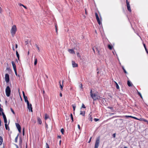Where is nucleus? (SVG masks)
Instances as JSON below:
<instances>
[{"mask_svg": "<svg viewBox=\"0 0 148 148\" xmlns=\"http://www.w3.org/2000/svg\"><path fill=\"white\" fill-rule=\"evenodd\" d=\"M36 48H37V49H38V52H40V49H39V47L38 46V45H37V44H36Z\"/></svg>", "mask_w": 148, "mask_h": 148, "instance_id": "35", "label": "nucleus"}, {"mask_svg": "<svg viewBox=\"0 0 148 148\" xmlns=\"http://www.w3.org/2000/svg\"><path fill=\"white\" fill-rule=\"evenodd\" d=\"M45 127L47 129L48 128V125L46 123V122H45Z\"/></svg>", "mask_w": 148, "mask_h": 148, "instance_id": "45", "label": "nucleus"}, {"mask_svg": "<svg viewBox=\"0 0 148 148\" xmlns=\"http://www.w3.org/2000/svg\"><path fill=\"white\" fill-rule=\"evenodd\" d=\"M78 128L79 130H80L81 129L80 126L78 124L77 125Z\"/></svg>", "mask_w": 148, "mask_h": 148, "instance_id": "47", "label": "nucleus"}, {"mask_svg": "<svg viewBox=\"0 0 148 148\" xmlns=\"http://www.w3.org/2000/svg\"><path fill=\"white\" fill-rule=\"evenodd\" d=\"M19 5L20 6H23L24 5H23V4H21V3H19Z\"/></svg>", "mask_w": 148, "mask_h": 148, "instance_id": "52", "label": "nucleus"}, {"mask_svg": "<svg viewBox=\"0 0 148 148\" xmlns=\"http://www.w3.org/2000/svg\"><path fill=\"white\" fill-rule=\"evenodd\" d=\"M143 118H140L139 119H138V120H139L140 121H143Z\"/></svg>", "mask_w": 148, "mask_h": 148, "instance_id": "51", "label": "nucleus"}, {"mask_svg": "<svg viewBox=\"0 0 148 148\" xmlns=\"http://www.w3.org/2000/svg\"><path fill=\"white\" fill-rule=\"evenodd\" d=\"M12 64L14 69V70H16V65L14 61L12 62Z\"/></svg>", "mask_w": 148, "mask_h": 148, "instance_id": "12", "label": "nucleus"}, {"mask_svg": "<svg viewBox=\"0 0 148 148\" xmlns=\"http://www.w3.org/2000/svg\"><path fill=\"white\" fill-rule=\"evenodd\" d=\"M11 92L9 86H7L5 89V93L6 96L8 97L10 96Z\"/></svg>", "mask_w": 148, "mask_h": 148, "instance_id": "3", "label": "nucleus"}, {"mask_svg": "<svg viewBox=\"0 0 148 148\" xmlns=\"http://www.w3.org/2000/svg\"><path fill=\"white\" fill-rule=\"evenodd\" d=\"M122 69L123 71V72L125 73L126 74L127 73V71H126L125 69H124V67L123 66L122 67Z\"/></svg>", "mask_w": 148, "mask_h": 148, "instance_id": "28", "label": "nucleus"}, {"mask_svg": "<svg viewBox=\"0 0 148 148\" xmlns=\"http://www.w3.org/2000/svg\"><path fill=\"white\" fill-rule=\"evenodd\" d=\"M70 116H71V119L72 120V122H73V115L72 113L71 114H70Z\"/></svg>", "mask_w": 148, "mask_h": 148, "instance_id": "26", "label": "nucleus"}, {"mask_svg": "<svg viewBox=\"0 0 148 148\" xmlns=\"http://www.w3.org/2000/svg\"><path fill=\"white\" fill-rule=\"evenodd\" d=\"M16 126L17 128V129L18 130V131H19V133H20L21 132V127L20 125L18 123H16Z\"/></svg>", "mask_w": 148, "mask_h": 148, "instance_id": "8", "label": "nucleus"}, {"mask_svg": "<svg viewBox=\"0 0 148 148\" xmlns=\"http://www.w3.org/2000/svg\"><path fill=\"white\" fill-rule=\"evenodd\" d=\"M48 118H49V116L47 114H45V116L44 118L45 120H46Z\"/></svg>", "mask_w": 148, "mask_h": 148, "instance_id": "18", "label": "nucleus"}, {"mask_svg": "<svg viewBox=\"0 0 148 148\" xmlns=\"http://www.w3.org/2000/svg\"><path fill=\"white\" fill-rule=\"evenodd\" d=\"M16 54L18 59V60H19V55L18 52L17 51H16Z\"/></svg>", "mask_w": 148, "mask_h": 148, "instance_id": "22", "label": "nucleus"}, {"mask_svg": "<svg viewBox=\"0 0 148 148\" xmlns=\"http://www.w3.org/2000/svg\"><path fill=\"white\" fill-rule=\"evenodd\" d=\"M14 71L15 72V74L16 75V76H18V77H20V75H17V71H16V70H14Z\"/></svg>", "mask_w": 148, "mask_h": 148, "instance_id": "29", "label": "nucleus"}, {"mask_svg": "<svg viewBox=\"0 0 148 148\" xmlns=\"http://www.w3.org/2000/svg\"><path fill=\"white\" fill-rule=\"evenodd\" d=\"M108 47L110 50H111L112 49L113 46L111 45H108Z\"/></svg>", "mask_w": 148, "mask_h": 148, "instance_id": "23", "label": "nucleus"}, {"mask_svg": "<svg viewBox=\"0 0 148 148\" xmlns=\"http://www.w3.org/2000/svg\"><path fill=\"white\" fill-rule=\"evenodd\" d=\"M100 136L98 137L97 138L95 142L94 148H98V147L99 146V142H100Z\"/></svg>", "mask_w": 148, "mask_h": 148, "instance_id": "4", "label": "nucleus"}, {"mask_svg": "<svg viewBox=\"0 0 148 148\" xmlns=\"http://www.w3.org/2000/svg\"><path fill=\"white\" fill-rule=\"evenodd\" d=\"M23 97L25 101H26L28 100L27 98V96L24 97Z\"/></svg>", "mask_w": 148, "mask_h": 148, "instance_id": "37", "label": "nucleus"}, {"mask_svg": "<svg viewBox=\"0 0 148 148\" xmlns=\"http://www.w3.org/2000/svg\"><path fill=\"white\" fill-rule=\"evenodd\" d=\"M60 97H62V94L61 92L60 94Z\"/></svg>", "mask_w": 148, "mask_h": 148, "instance_id": "58", "label": "nucleus"}, {"mask_svg": "<svg viewBox=\"0 0 148 148\" xmlns=\"http://www.w3.org/2000/svg\"><path fill=\"white\" fill-rule=\"evenodd\" d=\"M92 138V137H91L90 138V139H89V141H88V143H90V142H91V139Z\"/></svg>", "mask_w": 148, "mask_h": 148, "instance_id": "49", "label": "nucleus"}, {"mask_svg": "<svg viewBox=\"0 0 148 148\" xmlns=\"http://www.w3.org/2000/svg\"><path fill=\"white\" fill-rule=\"evenodd\" d=\"M137 93H138V95L142 99L143 98L142 96L141 93L139 92L138 91V92H137Z\"/></svg>", "mask_w": 148, "mask_h": 148, "instance_id": "27", "label": "nucleus"}, {"mask_svg": "<svg viewBox=\"0 0 148 148\" xmlns=\"http://www.w3.org/2000/svg\"><path fill=\"white\" fill-rule=\"evenodd\" d=\"M143 121L144 122H147V123L148 124V121L147 120H146L145 119L143 118Z\"/></svg>", "mask_w": 148, "mask_h": 148, "instance_id": "39", "label": "nucleus"}, {"mask_svg": "<svg viewBox=\"0 0 148 148\" xmlns=\"http://www.w3.org/2000/svg\"><path fill=\"white\" fill-rule=\"evenodd\" d=\"M63 82H64V81H62V85H61V84L60 81V82H59L60 86V88H61V90H62V89H63Z\"/></svg>", "mask_w": 148, "mask_h": 148, "instance_id": "16", "label": "nucleus"}, {"mask_svg": "<svg viewBox=\"0 0 148 148\" xmlns=\"http://www.w3.org/2000/svg\"><path fill=\"white\" fill-rule=\"evenodd\" d=\"M82 108H86V107H85V105H84V104L83 103L82 104Z\"/></svg>", "mask_w": 148, "mask_h": 148, "instance_id": "43", "label": "nucleus"}, {"mask_svg": "<svg viewBox=\"0 0 148 148\" xmlns=\"http://www.w3.org/2000/svg\"><path fill=\"white\" fill-rule=\"evenodd\" d=\"M23 97L26 96L25 95V93L23 91Z\"/></svg>", "mask_w": 148, "mask_h": 148, "instance_id": "55", "label": "nucleus"}, {"mask_svg": "<svg viewBox=\"0 0 148 148\" xmlns=\"http://www.w3.org/2000/svg\"><path fill=\"white\" fill-rule=\"evenodd\" d=\"M43 94H45V91H44V90H43Z\"/></svg>", "mask_w": 148, "mask_h": 148, "instance_id": "64", "label": "nucleus"}, {"mask_svg": "<svg viewBox=\"0 0 148 148\" xmlns=\"http://www.w3.org/2000/svg\"><path fill=\"white\" fill-rule=\"evenodd\" d=\"M143 46L145 49H146L147 48L145 44H143Z\"/></svg>", "mask_w": 148, "mask_h": 148, "instance_id": "54", "label": "nucleus"}, {"mask_svg": "<svg viewBox=\"0 0 148 148\" xmlns=\"http://www.w3.org/2000/svg\"><path fill=\"white\" fill-rule=\"evenodd\" d=\"M133 118L134 119H136V120H138V119L137 118L135 117H133Z\"/></svg>", "mask_w": 148, "mask_h": 148, "instance_id": "53", "label": "nucleus"}, {"mask_svg": "<svg viewBox=\"0 0 148 148\" xmlns=\"http://www.w3.org/2000/svg\"><path fill=\"white\" fill-rule=\"evenodd\" d=\"M68 51L71 53L75 54V52L73 49H69Z\"/></svg>", "mask_w": 148, "mask_h": 148, "instance_id": "13", "label": "nucleus"}, {"mask_svg": "<svg viewBox=\"0 0 148 148\" xmlns=\"http://www.w3.org/2000/svg\"><path fill=\"white\" fill-rule=\"evenodd\" d=\"M112 136L114 138H115L116 137V134H113L112 135Z\"/></svg>", "mask_w": 148, "mask_h": 148, "instance_id": "46", "label": "nucleus"}, {"mask_svg": "<svg viewBox=\"0 0 148 148\" xmlns=\"http://www.w3.org/2000/svg\"><path fill=\"white\" fill-rule=\"evenodd\" d=\"M5 81L6 82L8 83L10 80L9 76L8 74H6L5 75Z\"/></svg>", "mask_w": 148, "mask_h": 148, "instance_id": "7", "label": "nucleus"}, {"mask_svg": "<svg viewBox=\"0 0 148 148\" xmlns=\"http://www.w3.org/2000/svg\"><path fill=\"white\" fill-rule=\"evenodd\" d=\"M89 119L90 121H92V117L91 116V115H90L89 118Z\"/></svg>", "mask_w": 148, "mask_h": 148, "instance_id": "33", "label": "nucleus"}, {"mask_svg": "<svg viewBox=\"0 0 148 148\" xmlns=\"http://www.w3.org/2000/svg\"><path fill=\"white\" fill-rule=\"evenodd\" d=\"M18 138V135H17L16 137L15 138V141L16 143H17V140Z\"/></svg>", "mask_w": 148, "mask_h": 148, "instance_id": "32", "label": "nucleus"}, {"mask_svg": "<svg viewBox=\"0 0 148 148\" xmlns=\"http://www.w3.org/2000/svg\"><path fill=\"white\" fill-rule=\"evenodd\" d=\"M79 87L82 88H82V84H80V85L79 86Z\"/></svg>", "mask_w": 148, "mask_h": 148, "instance_id": "50", "label": "nucleus"}, {"mask_svg": "<svg viewBox=\"0 0 148 148\" xmlns=\"http://www.w3.org/2000/svg\"><path fill=\"white\" fill-rule=\"evenodd\" d=\"M127 84L128 86H132V83L129 81H127Z\"/></svg>", "mask_w": 148, "mask_h": 148, "instance_id": "19", "label": "nucleus"}, {"mask_svg": "<svg viewBox=\"0 0 148 148\" xmlns=\"http://www.w3.org/2000/svg\"><path fill=\"white\" fill-rule=\"evenodd\" d=\"M27 108L28 109L29 111H31V112H32V105L31 104L27 105Z\"/></svg>", "mask_w": 148, "mask_h": 148, "instance_id": "11", "label": "nucleus"}, {"mask_svg": "<svg viewBox=\"0 0 148 148\" xmlns=\"http://www.w3.org/2000/svg\"><path fill=\"white\" fill-rule=\"evenodd\" d=\"M85 114V111H82V110H81L80 111V115H82L83 116H84Z\"/></svg>", "mask_w": 148, "mask_h": 148, "instance_id": "14", "label": "nucleus"}, {"mask_svg": "<svg viewBox=\"0 0 148 148\" xmlns=\"http://www.w3.org/2000/svg\"><path fill=\"white\" fill-rule=\"evenodd\" d=\"M58 138H61V136H58Z\"/></svg>", "mask_w": 148, "mask_h": 148, "instance_id": "62", "label": "nucleus"}, {"mask_svg": "<svg viewBox=\"0 0 148 148\" xmlns=\"http://www.w3.org/2000/svg\"><path fill=\"white\" fill-rule=\"evenodd\" d=\"M72 106H73V111H74L73 113L74 114L75 113V109L76 108L75 105H72Z\"/></svg>", "mask_w": 148, "mask_h": 148, "instance_id": "24", "label": "nucleus"}, {"mask_svg": "<svg viewBox=\"0 0 148 148\" xmlns=\"http://www.w3.org/2000/svg\"><path fill=\"white\" fill-rule=\"evenodd\" d=\"M145 49V50L147 52V53L148 54V51L147 49V48L146 49Z\"/></svg>", "mask_w": 148, "mask_h": 148, "instance_id": "56", "label": "nucleus"}, {"mask_svg": "<svg viewBox=\"0 0 148 148\" xmlns=\"http://www.w3.org/2000/svg\"><path fill=\"white\" fill-rule=\"evenodd\" d=\"M37 121L38 124L40 125H41L42 124V120L39 117H37Z\"/></svg>", "mask_w": 148, "mask_h": 148, "instance_id": "10", "label": "nucleus"}, {"mask_svg": "<svg viewBox=\"0 0 148 148\" xmlns=\"http://www.w3.org/2000/svg\"><path fill=\"white\" fill-rule=\"evenodd\" d=\"M125 116L127 118H130V116Z\"/></svg>", "mask_w": 148, "mask_h": 148, "instance_id": "57", "label": "nucleus"}, {"mask_svg": "<svg viewBox=\"0 0 148 148\" xmlns=\"http://www.w3.org/2000/svg\"><path fill=\"white\" fill-rule=\"evenodd\" d=\"M4 122L5 124H7V119H4Z\"/></svg>", "mask_w": 148, "mask_h": 148, "instance_id": "41", "label": "nucleus"}, {"mask_svg": "<svg viewBox=\"0 0 148 148\" xmlns=\"http://www.w3.org/2000/svg\"><path fill=\"white\" fill-rule=\"evenodd\" d=\"M46 148H49L48 144L47 143H46Z\"/></svg>", "mask_w": 148, "mask_h": 148, "instance_id": "38", "label": "nucleus"}, {"mask_svg": "<svg viewBox=\"0 0 148 148\" xmlns=\"http://www.w3.org/2000/svg\"><path fill=\"white\" fill-rule=\"evenodd\" d=\"M25 102L27 103V105H29V104H30L29 103V101L28 100H27V101H25Z\"/></svg>", "mask_w": 148, "mask_h": 148, "instance_id": "44", "label": "nucleus"}, {"mask_svg": "<svg viewBox=\"0 0 148 148\" xmlns=\"http://www.w3.org/2000/svg\"><path fill=\"white\" fill-rule=\"evenodd\" d=\"M3 142V138L0 136V146L1 145Z\"/></svg>", "mask_w": 148, "mask_h": 148, "instance_id": "15", "label": "nucleus"}, {"mask_svg": "<svg viewBox=\"0 0 148 148\" xmlns=\"http://www.w3.org/2000/svg\"><path fill=\"white\" fill-rule=\"evenodd\" d=\"M2 12V9L1 8V7L0 6V13H1Z\"/></svg>", "mask_w": 148, "mask_h": 148, "instance_id": "48", "label": "nucleus"}, {"mask_svg": "<svg viewBox=\"0 0 148 148\" xmlns=\"http://www.w3.org/2000/svg\"><path fill=\"white\" fill-rule=\"evenodd\" d=\"M64 130L63 128H62L61 129V132L62 134H63L64 133Z\"/></svg>", "mask_w": 148, "mask_h": 148, "instance_id": "31", "label": "nucleus"}, {"mask_svg": "<svg viewBox=\"0 0 148 148\" xmlns=\"http://www.w3.org/2000/svg\"><path fill=\"white\" fill-rule=\"evenodd\" d=\"M5 129L6 130H9V128L8 125L7 124H5Z\"/></svg>", "mask_w": 148, "mask_h": 148, "instance_id": "20", "label": "nucleus"}, {"mask_svg": "<svg viewBox=\"0 0 148 148\" xmlns=\"http://www.w3.org/2000/svg\"><path fill=\"white\" fill-rule=\"evenodd\" d=\"M12 49H13V50L14 51H15V49H14V46H13V47H12Z\"/></svg>", "mask_w": 148, "mask_h": 148, "instance_id": "63", "label": "nucleus"}, {"mask_svg": "<svg viewBox=\"0 0 148 148\" xmlns=\"http://www.w3.org/2000/svg\"><path fill=\"white\" fill-rule=\"evenodd\" d=\"M90 95L94 101H96L97 99H99L100 97V96L98 94L95 93H93L92 92V90L91 89L90 91Z\"/></svg>", "mask_w": 148, "mask_h": 148, "instance_id": "1", "label": "nucleus"}, {"mask_svg": "<svg viewBox=\"0 0 148 148\" xmlns=\"http://www.w3.org/2000/svg\"><path fill=\"white\" fill-rule=\"evenodd\" d=\"M15 47L16 48H17L18 47V45L17 44H16L15 45Z\"/></svg>", "mask_w": 148, "mask_h": 148, "instance_id": "59", "label": "nucleus"}, {"mask_svg": "<svg viewBox=\"0 0 148 148\" xmlns=\"http://www.w3.org/2000/svg\"><path fill=\"white\" fill-rule=\"evenodd\" d=\"M2 109L1 108V107H0V111H1L2 112Z\"/></svg>", "mask_w": 148, "mask_h": 148, "instance_id": "61", "label": "nucleus"}, {"mask_svg": "<svg viewBox=\"0 0 148 148\" xmlns=\"http://www.w3.org/2000/svg\"><path fill=\"white\" fill-rule=\"evenodd\" d=\"M17 29L15 25H13L10 30V32L12 37H14L17 31Z\"/></svg>", "mask_w": 148, "mask_h": 148, "instance_id": "2", "label": "nucleus"}, {"mask_svg": "<svg viewBox=\"0 0 148 148\" xmlns=\"http://www.w3.org/2000/svg\"><path fill=\"white\" fill-rule=\"evenodd\" d=\"M95 14L98 24L99 25H100L101 23V22L100 20L98 14L97 13V12H96L95 13Z\"/></svg>", "mask_w": 148, "mask_h": 148, "instance_id": "5", "label": "nucleus"}, {"mask_svg": "<svg viewBox=\"0 0 148 148\" xmlns=\"http://www.w3.org/2000/svg\"><path fill=\"white\" fill-rule=\"evenodd\" d=\"M94 120L96 121V122H97V121H99V119H97V118H95L94 119Z\"/></svg>", "mask_w": 148, "mask_h": 148, "instance_id": "40", "label": "nucleus"}, {"mask_svg": "<svg viewBox=\"0 0 148 148\" xmlns=\"http://www.w3.org/2000/svg\"><path fill=\"white\" fill-rule=\"evenodd\" d=\"M2 114L4 119H6V116L4 112H2Z\"/></svg>", "mask_w": 148, "mask_h": 148, "instance_id": "21", "label": "nucleus"}, {"mask_svg": "<svg viewBox=\"0 0 148 148\" xmlns=\"http://www.w3.org/2000/svg\"><path fill=\"white\" fill-rule=\"evenodd\" d=\"M114 82L115 84L116 88L117 89H119V86L118 84L115 81H114Z\"/></svg>", "mask_w": 148, "mask_h": 148, "instance_id": "17", "label": "nucleus"}, {"mask_svg": "<svg viewBox=\"0 0 148 148\" xmlns=\"http://www.w3.org/2000/svg\"><path fill=\"white\" fill-rule=\"evenodd\" d=\"M10 110H11V112H12L13 114H15V113L14 111V110H13V109L12 108H11Z\"/></svg>", "mask_w": 148, "mask_h": 148, "instance_id": "34", "label": "nucleus"}, {"mask_svg": "<svg viewBox=\"0 0 148 148\" xmlns=\"http://www.w3.org/2000/svg\"><path fill=\"white\" fill-rule=\"evenodd\" d=\"M37 58H36L35 59V61L34 62V65H36L37 64Z\"/></svg>", "mask_w": 148, "mask_h": 148, "instance_id": "25", "label": "nucleus"}, {"mask_svg": "<svg viewBox=\"0 0 148 148\" xmlns=\"http://www.w3.org/2000/svg\"><path fill=\"white\" fill-rule=\"evenodd\" d=\"M23 7H24L26 9H27V7L26 6H25L24 5H23Z\"/></svg>", "mask_w": 148, "mask_h": 148, "instance_id": "60", "label": "nucleus"}, {"mask_svg": "<svg viewBox=\"0 0 148 148\" xmlns=\"http://www.w3.org/2000/svg\"><path fill=\"white\" fill-rule=\"evenodd\" d=\"M57 25H55L56 32L57 33V34H58V29H57Z\"/></svg>", "mask_w": 148, "mask_h": 148, "instance_id": "36", "label": "nucleus"}, {"mask_svg": "<svg viewBox=\"0 0 148 148\" xmlns=\"http://www.w3.org/2000/svg\"><path fill=\"white\" fill-rule=\"evenodd\" d=\"M72 65L73 67H76L78 66V64L75 63V61H72Z\"/></svg>", "mask_w": 148, "mask_h": 148, "instance_id": "9", "label": "nucleus"}, {"mask_svg": "<svg viewBox=\"0 0 148 148\" xmlns=\"http://www.w3.org/2000/svg\"><path fill=\"white\" fill-rule=\"evenodd\" d=\"M126 3L127 4V10L130 12H131V9L130 7V5L129 3L128 0H126Z\"/></svg>", "mask_w": 148, "mask_h": 148, "instance_id": "6", "label": "nucleus"}, {"mask_svg": "<svg viewBox=\"0 0 148 148\" xmlns=\"http://www.w3.org/2000/svg\"><path fill=\"white\" fill-rule=\"evenodd\" d=\"M77 55L78 57L80 58L81 57V56L79 52H77Z\"/></svg>", "mask_w": 148, "mask_h": 148, "instance_id": "30", "label": "nucleus"}, {"mask_svg": "<svg viewBox=\"0 0 148 148\" xmlns=\"http://www.w3.org/2000/svg\"><path fill=\"white\" fill-rule=\"evenodd\" d=\"M23 135L24 136V134H25V128L24 127L23 129Z\"/></svg>", "mask_w": 148, "mask_h": 148, "instance_id": "42", "label": "nucleus"}]
</instances>
